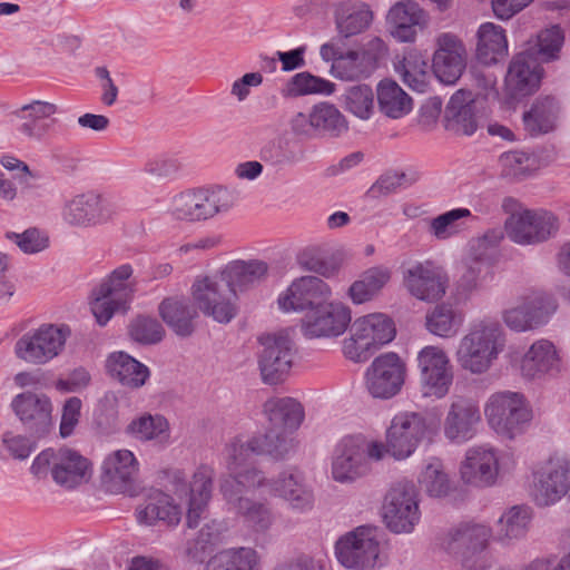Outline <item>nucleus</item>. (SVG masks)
I'll return each instance as SVG.
<instances>
[{
    "label": "nucleus",
    "mask_w": 570,
    "mask_h": 570,
    "mask_svg": "<svg viewBox=\"0 0 570 570\" xmlns=\"http://www.w3.org/2000/svg\"><path fill=\"white\" fill-rule=\"evenodd\" d=\"M505 347V335L497 321L482 320L472 324L456 350L459 365L472 373L488 372Z\"/></svg>",
    "instance_id": "f257e3e1"
},
{
    "label": "nucleus",
    "mask_w": 570,
    "mask_h": 570,
    "mask_svg": "<svg viewBox=\"0 0 570 570\" xmlns=\"http://www.w3.org/2000/svg\"><path fill=\"white\" fill-rule=\"evenodd\" d=\"M237 202V195L223 186L212 189L187 190L177 195L171 205L176 219L200 222L227 213Z\"/></svg>",
    "instance_id": "f03ea898"
},
{
    "label": "nucleus",
    "mask_w": 570,
    "mask_h": 570,
    "mask_svg": "<svg viewBox=\"0 0 570 570\" xmlns=\"http://www.w3.org/2000/svg\"><path fill=\"white\" fill-rule=\"evenodd\" d=\"M132 273L130 264L120 265L92 291L90 307L100 326H105L116 312L127 311L136 287L129 281Z\"/></svg>",
    "instance_id": "7ed1b4c3"
},
{
    "label": "nucleus",
    "mask_w": 570,
    "mask_h": 570,
    "mask_svg": "<svg viewBox=\"0 0 570 570\" xmlns=\"http://www.w3.org/2000/svg\"><path fill=\"white\" fill-rule=\"evenodd\" d=\"M382 518L386 528L396 534L411 533L421 519L419 492L406 479L390 487L382 504Z\"/></svg>",
    "instance_id": "20e7f679"
},
{
    "label": "nucleus",
    "mask_w": 570,
    "mask_h": 570,
    "mask_svg": "<svg viewBox=\"0 0 570 570\" xmlns=\"http://www.w3.org/2000/svg\"><path fill=\"white\" fill-rule=\"evenodd\" d=\"M484 413L490 426L508 439L522 434L532 419V412L523 395L510 391L492 394Z\"/></svg>",
    "instance_id": "39448f33"
},
{
    "label": "nucleus",
    "mask_w": 570,
    "mask_h": 570,
    "mask_svg": "<svg viewBox=\"0 0 570 570\" xmlns=\"http://www.w3.org/2000/svg\"><path fill=\"white\" fill-rule=\"evenodd\" d=\"M70 333L67 325L43 324L18 338L14 354L28 364L45 365L61 354Z\"/></svg>",
    "instance_id": "423d86ee"
},
{
    "label": "nucleus",
    "mask_w": 570,
    "mask_h": 570,
    "mask_svg": "<svg viewBox=\"0 0 570 570\" xmlns=\"http://www.w3.org/2000/svg\"><path fill=\"white\" fill-rule=\"evenodd\" d=\"M335 554L346 569L374 570L380 556L377 528L360 525L341 535L335 543Z\"/></svg>",
    "instance_id": "0eeeda50"
},
{
    "label": "nucleus",
    "mask_w": 570,
    "mask_h": 570,
    "mask_svg": "<svg viewBox=\"0 0 570 570\" xmlns=\"http://www.w3.org/2000/svg\"><path fill=\"white\" fill-rule=\"evenodd\" d=\"M258 342L257 364L262 381L268 385L283 383L294 363L295 343L284 333L263 335Z\"/></svg>",
    "instance_id": "6e6552de"
},
{
    "label": "nucleus",
    "mask_w": 570,
    "mask_h": 570,
    "mask_svg": "<svg viewBox=\"0 0 570 570\" xmlns=\"http://www.w3.org/2000/svg\"><path fill=\"white\" fill-rule=\"evenodd\" d=\"M434 431L432 420L424 413L402 412L396 414L387 429V450L396 460L414 453L417 445Z\"/></svg>",
    "instance_id": "1a4fd4ad"
},
{
    "label": "nucleus",
    "mask_w": 570,
    "mask_h": 570,
    "mask_svg": "<svg viewBox=\"0 0 570 570\" xmlns=\"http://www.w3.org/2000/svg\"><path fill=\"white\" fill-rule=\"evenodd\" d=\"M560 228L558 217L546 209H524L504 223L508 238L519 245H538L554 237Z\"/></svg>",
    "instance_id": "9d476101"
},
{
    "label": "nucleus",
    "mask_w": 570,
    "mask_h": 570,
    "mask_svg": "<svg viewBox=\"0 0 570 570\" xmlns=\"http://www.w3.org/2000/svg\"><path fill=\"white\" fill-rule=\"evenodd\" d=\"M273 433H265L262 436H253L247 441L235 438L225 448V462L228 472L249 466L256 455L267 454L274 459H284L294 451V443L291 440H274Z\"/></svg>",
    "instance_id": "9b49d317"
},
{
    "label": "nucleus",
    "mask_w": 570,
    "mask_h": 570,
    "mask_svg": "<svg viewBox=\"0 0 570 570\" xmlns=\"http://www.w3.org/2000/svg\"><path fill=\"white\" fill-rule=\"evenodd\" d=\"M420 383L424 396L444 397L453 382V371L445 351L428 345L417 353Z\"/></svg>",
    "instance_id": "f8f14e48"
},
{
    "label": "nucleus",
    "mask_w": 570,
    "mask_h": 570,
    "mask_svg": "<svg viewBox=\"0 0 570 570\" xmlns=\"http://www.w3.org/2000/svg\"><path fill=\"white\" fill-rule=\"evenodd\" d=\"M193 297L199 309L219 323H229L236 316L233 291L222 275L197 279L193 285Z\"/></svg>",
    "instance_id": "ddd939ff"
},
{
    "label": "nucleus",
    "mask_w": 570,
    "mask_h": 570,
    "mask_svg": "<svg viewBox=\"0 0 570 570\" xmlns=\"http://www.w3.org/2000/svg\"><path fill=\"white\" fill-rule=\"evenodd\" d=\"M403 285L416 299L434 303L445 295L449 276L433 261L415 262L403 271Z\"/></svg>",
    "instance_id": "4468645a"
},
{
    "label": "nucleus",
    "mask_w": 570,
    "mask_h": 570,
    "mask_svg": "<svg viewBox=\"0 0 570 570\" xmlns=\"http://www.w3.org/2000/svg\"><path fill=\"white\" fill-rule=\"evenodd\" d=\"M116 215L115 206L99 194H78L65 202L62 220L72 227H94L108 223Z\"/></svg>",
    "instance_id": "2eb2a0df"
},
{
    "label": "nucleus",
    "mask_w": 570,
    "mask_h": 570,
    "mask_svg": "<svg viewBox=\"0 0 570 570\" xmlns=\"http://www.w3.org/2000/svg\"><path fill=\"white\" fill-rule=\"evenodd\" d=\"M10 407L30 436L39 439L50 432L53 405L46 394L30 391L19 393L12 399Z\"/></svg>",
    "instance_id": "dca6fc26"
},
{
    "label": "nucleus",
    "mask_w": 570,
    "mask_h": 570,
    "mask_svg": "<svg viewBox=\"0 0 570 570\" xmlns=\"http://www.w3.org/2000/svg\"><path fill=\"white\" fill-rule=\"evenodd\" d=\"M352 320L351 309L340 303H321L307 311L302 320V333L308 338L337 337L342 335Z\"/></svg>",
    "instance_id": "f3484780"
},
{
    "label": "nucleus",
    "mask_w": 570,
    "mask_h": 570,
    "mask_svg": "<svg viewBox=\"0 0 570 570\" xmlns=\"http://www.w3.org/2000/svg\"><path fill=\"white\" fill-rule=\"evenodd\" d=\"M405 364L395 353L377 356L366 370V387L376 399H391L402 389L405 381Z\"/></svg>",
    "instance_id": "a211bd4d"
},
{
    "label": "nucleus",
    "mask_w": 570,
    "mask_h": 570,
    "mask_svg": "<svg viewBox=\"0 0 570 570\" xmlns=\"http://www.w3.org/2000/svg\"><path fill=\"white\" fill-rule=\"evenodd\" d=\"M557 304L547 293L532 292L503 314L505 325L515 332H525L546 324L556 312Z\"/></svg>",
    "instance_id": "6ab92c4d"
},
{
    "label": "nucleus",
    "mask_w": 570,
    "mask_h": 570,
    "mask_svg": "<svg viewBox=\"0 0 570 570\" xmlns=\"http://www.w3.org/2000/svg\"><path fill=\"white\" fill-rule=\"evenodd\" d=\"M387 48L383 40L373 38L362 51L351 50L340 55L332 63V75L342 80L367 78L377 67V62L386 55Z\"/></svg>",
    "instance_id": "aec40b11"
},
{
    "label": "nucleus",
    "mask_w": 570,
    "mask_h": 570,
    "mask_svg": "<svg viewBox=\"0 0 570 570\" xmlns=\"http://www.w3.org/2000/svg\"><path fill=\"white\" fill-rule=\"evenodd\" d=\"M432 59L435 77L445 85H454L466 67V50L463 42L452 33H442L436 39Z\"/></svg>",
    "instance_id": "412c9836"
},
{
    "label": "nucleus",
    "mask_w": 570,
    "mask_h": 570,
    "mask_svg": "<svg viewBox=\"0 0 570 570\" xmlns=\"http://www.w3.org/2000/svg\"><path fill=\"white\" fill-rule=\"evenodd\" d=\"M363 436H346L341 440L332 462V476L340 483L353 482L371 470L364 455Z\"/></svg>",
    "instance_id": "4be33fe9"
},
{
    "label": "nucleus",
    "mask_w": 570,
    "mask_h": 570,
    "mask_svg": "<svg viewBox=\"0 0 570 570\" xmlns=\"http://www.w3.org/2000/svg\"><path fill=\"white\" fill-rule=\"evenodd\" d=\"M481 413L478 404L466 397L452 401L443 423L444 436L452 443L462 444L474 438Z\"/></svg>",
    "instance_id": "5701e85b"
},
{
    "label": "nucleus",
    "mask_w": 570,
    "mask_h": 570,
    "mask_svg": "<svg viewBox=\"0 0 570 570\" xmlns=\"http://www.w3.org/2000/svg\"><path fill=\"white\" fill-rule=\"evenodd\" d=\"M269 493L283 499L288 508L296 513H307L314 508V492L297 469L283 471L272 480Z\"/></svg>",
    "instance_id": "b1692460"
},
{
    "label": "nucleus",
    "mask_w": 570,
    "mask_h": 570,
    "mask_svg": "<svg viewBox=\"0 0 570 570\" xmlns=\"http://www.w3.org/2000/svg\"><path fill=\"white\" fill-rule=\"evenodd\" d=\"M264 413L266 414L269 426L266 433L275 434V441L291 440L296 448L295 440L289 435L298 429L304 419V409L299 402L293 397H272L264 403Z\"/></svg>",
    "instance_id": "393cba45"
},
{
    "label": "nucleus",
    "mask_w": 570,
    "mask_h": 570,
    "mask_svg": "<svg viewBox=\"0 0 570 570\" xmlns=\"http://www.w3.org/2000/svg\"><path fill=\"white\" fill-rule=\"evenodd\" d=\"M57 112V105L43 100H32L14 109L11 116L20 121L17 130L23 137L41 141L52 129L56 120L51 117Z\"/></svg>",
    "instance_id": "a878e982"
},
{
    "label": "nucleus",
    "mask_w": 570,
    "mask_h": 570,
    "mask_svg": "<svg viewBox=\"0 0 570 570\" xmlns=\"http://www.w3.org/2000/svg\"><path fill=\"white\" fill-rule=\"evenodd\" d=\"M331 294L330 286L316 276H303L295 279L278 297L279 308L284 312L312 309Z\"/></svg>",
    "instance_id": "bb28decb"
},
{
    "label": "nucleus",
    "mask_w": 570,
    "mask_h": 570,
    "mask_svg": "<svg viewBox=\"0 0 570 570\" xmlns=\"http://www.w3.org/2000/svg\"><path fill=\"white\" fill-rule=\"evenodd\" d=\"M464 483L473 487H490L499 474V458L493 448L481 445L466 451L460 468Z\"/></svg>",
    "instance_id": "cd10ccee"
},
{
    "label": "nucleus",
    "mask_w": 570,
    "mask_h": 570,
    "mask_svg": "<svg viewBox=\"0 0 570 570\" xmlns=\"http://www.w3.org/2000/svg\"><path fill=\"white\" fill-rule=\"evenodd\" d=\"M213 471L207 466H200L193 475V480L187 485L185 482L177 483L176 494L181 498L187 497V527L194 529L205 512L212 497Z\"/></svg>",
    "instance_id": "c85d7f7f"
},
{
    "label": "nucleus",
    "mask_w": 570,
    "mask_h": 570,
    "mask_svg": "<svg viewBox=\"0 0 570 570\" xmlns=\"http://www.w3.org/2000/svg\"><path fill=\"white\" fill-rule=\"evenodd\" d=\"M101 481L108 491L124 493L132 488L138 463L129 450H117L102 462Z\"/></svg>",
    "instance_id": "c756f323"
},
{
    "label": "nucleus",
    "mask_w": 570,
    "mask_h": 570,
    "mask_svg": "<svg viewBox=\"0 0 570 570\" xmlns=\"http://www.w3.org/2000/svg\"><path fill=\"white\" fill-rule=\"evenodd\" d=\"M386 20L393 38L400 42H412L425 24L426 13L419 3L406 0L395 3L389 10Z\"/></svg>",
    "instance_id": "7c9ffc66"
},
{
    "label": "nucleus",
    "mask_w": 570,
    "mask_h": 570,
    "mask_svg": "<svg viewBox=\"0 0 570 570\" xmlns=\"http://www.w3.org/2000/svg\"><path fill=\"white\" fill-rule=\"evenodd\" d=\"M493 279L492 259L485 253H471L461 265L455 291L460 297H469Z\"/></svg>",
    "instance_id": "2f4dec72"
},
{
    "label": "nucleus",
    "mask_w": 570,
    "mask_h": 570,
    "mask_svg": "<svg viewBox=\"0 0 570 570\" xmlns=\"http://www.w3.org/2000/svg\"><path fill=\"white\" fill-rule=\"evenodd\" d=\"M541 69L537 60L527 52L517 55L510 62L505 86L514 98L531 95L538 89Z\"/></svg>",
    "instance_id": "473e14b6"
},
{
    "label": "nucleus",
    "mask_w": 570,
    "mask_h": 570,
    "mask_svg": "<svg viewBox=\"0 0 570 570\" xmlns=\"http://www.w3.org/2000/svg\"><path fill=\"white\" fill-rule=\"evenodd\" d=\"M181 514V509L174 503L173 498L159 490L151 491L136 510L138 523L145 525H155L158 522L177 525Z\"/></svg>",
    "instance_id": "72a5a7b5"
},
{
    "label": "nucleus",
    "mask_w": 570,
    "mask_h": 570,
    "mask_svg": "<svg viewBox=\"0 0 570 570\" xmlns=\"http://www.w3.org/2000/svg\"><path fill=\"white\" fill-rule=\"evenodd\" d=\"M90 476V463L85 456L68 448L58 449V456L52 471V479L57 484L66 489H75L88 482Z\"/></svg>",
    "instance_id": "f704fd0d"
},
{
    "label": "nucleus",
    "mask_w": 570,
    "mask_h": 570,
    "mask_svg": "<svg viewBox=\"0 0 570 570\" xmlns=\"http://www.w3.org/2000/svg\"><path fill=\"white\" fill-rule=\"evenodd\" d=\"M333 19L340 37L350 38L364 32L373 21V12L364 2L341 1L334 6Z\"/></svg>",
    "instance_id": "c9c22d12"
},
{
    "label": "nucleus",
    "mask_w": 570,
    "mask_h": 570,
    "mask_svg": "<svg viewBox=\"0 0 570 570\" xmlns=\"http://www.w3.org/2000/svg\"><path fill=\"white\" fill-rule=\"evenodd\" d=\"M561 364L554 345L548 340L534 342L521 360V373L527 379L560 372Z\"/></svg>",
    "instance_id": "e433bc0d"
},
{
    "label": "nucleus",
    "mask_w": 570,
    "mask_h": 570,
    "mask_svg": "<svg viewBox=\"0 0 570 570\" xmlns=\"http://www.w3.org/2000/svg\"><path fill=\"white\" fill-rule=\"evenodd\" d=\"M108 374L121 385L139 389L150 376L149 368L125 352L111 353L106 361Z\"/></svg>",
    "instance_id": "4c0bfd02"
},
{
    "label": "nucleus",
    "mask_w": 570,
    "mask_h": 570,
    "mask_svg": "<svg viewBox=\"0 0 570 570\" xmlns=\"http://www.w3.org/2000/svg\"><path fill=\"white\" fill-rule=\"evenodd\" d=\"M560 105L552 96L538 97L523 114L524 129L530 136L546 135L557 128Z\"/></svg>",
    "instance_id": "58836bf2"
},
{
    "label": "nucleus",
    "mask_w": 570,
    "mask_h": 570,
    "mask_svg": "<svg viewBox=\"0 0 570 570\" xmlns=\"http://www.w3.org/2000/svg\"><path fill=\"white\" fill-rule=\"evenodd\" d=\"M159 315L167 326L178 336L188 337L195 331L196 308L184 297H167L158 307Z\"/></svg>",
    "instance_id": "ea45409f"
},
{
    "label": "nucleus",
    "mask_w": 570,
    "mask_h": 570,
    "mask_svg": "<svg viewBox=\"0 0 570 570\" xmlns=\"http://www.w3.org/2000/svg\"><path fill=\"white\" fill-rule=\"evenodd\" d=\"M490 538V529L482 524H461L448 532L442 546L450 553L458 554L464 550L476 552L483 550Z\"/></svg>",
    "instance_id": "a19ab883"
},
{
    "label": "nucleus",
    "mask_w": 570,
    "mask_h": 570,
    "mask_svg": "<svg viewBox=\"0 0 570 570\" xmlns=\"http://www.w3.org/2000/svg\"><path fill=\"white\" fill-rule=\"evenodd\" d=\"M235 513L242 519L243 524L257 533H264L271 529L275 517L271 504L250 498L227 501Z\"/></svg>",
    "instance_id": "79ce46f5"
},
{
    "label": "nucleus",
    "mask_w": 570,
    "mask_h": 570,
    "mask_svg": "<svg viewBox=\"0 0 570 570\" xmlns=\"http://www.w3.org/2000/svg\"><path fill=\"white\" fill-rule=\"evenodd\" d=\"M272 480H267L264 473L254 464L230 471L229 475L220 483V492L226 501L244 499L243 493L262 487L269 489Z\"/></svg>",
    "instance_id": "37998d69"
},
{
    "label": "nucleus",
    "mask_w": 570,
    "mask_h": 570,
    "mask_svg": "<svg viewBox=\"0 0 570 570\" xmlns=\"http://www.w3.org/2000/svg\"><path fill=\"white\" fill-rule=\"evenodd\" d=\"M508 55L504 29L485 22L478 30L476 58L483 65H492Z\"/></svg>",
    "instance_id": "c03bdc74"
},
{
    "label": "nucleus",
    "mask_w": 570,
    "mask_h": 570,
    "mask_svg": "<svg viewBox=\"0 0 570 570\" xmlns=\"http://www.w3.org/2000/svg\"><path fill=\"white\" fill-rule=\"evenodd\" d=\"M379 110L391 119H400L413 108L411 97L392 79H383L376 88Z\"/></svg>",
    "instance_id": "a18cd8bd"
},
{
    "label": "nucleus",
    "mask_w": 570,
    "mask_h": 570,
    "mask_svg": "<svg viewBox=\"0 0 570 570\" xmlns=\"http://www.w3.org/2000/svg\"><path fill=\"white\" fill-rule=\"evenodd\" d=\"M204 570H261V558L249 547L228 548L210 557Z\"/></svg>",
    "instance_id": "49530a36"
},
{
    "label": "nucleus",
    "mask_w": 570,
    "mask_h": 570,
    "mask_svg": "<svg viewBox=\"0 0 570 570\" xmlns=\"http://www.w3.org/2000/svg\"><path fill=\"white\" fill-rule=\"evenodd\" d=\"M267 264L262 261H236L229 264L222 275L229 285L234 296L259 283L267 273Z\"/></svg>",
    "instance_id": "de8ad7c7"
},
{
    "label": "nucleus",
    "mask_w": 570,
    "mask_h": 570,
    "mask_svg": "<svg viewBox=\"0 0 570 570\" xmlns=\"http://www.w3.org/2000/svg\"><path fill=\"white\" fill-rule=\"evenodd\" d=\"M352 331H356V334L365 336L375 350L390 343L396 334L393 321L382 313L357 318L352 324Z\"/></svg>",
    "instance_id": "09e8293b"
},
{
    "label": "nucleus",
    "mask_w": 570,
    "mask_h": 570,
    "mask_svg": "<svg viewBox=\"0 0 570 570\" xmlns=\"http://www.w3.org/2000/svg\"><path fill=\"white\" fill-rule=\"evenodd\" d=\"M391 279V271L385 266H374L363 272L348 288L354 304H363L374 298Z\"/></svg>",
    "instance_id": "8fccbe9b"
},
{
    "label": "nucleus",
    "mask_w": 570,
    "mask_h": 570,
    "mask_svg": "<svg viewBox=\"0 0 570 570\" xmlns=\"http://www.w3.org/2000/svg\"><path fill=\"white\" fill-rule=\"evenodd\" d=\"M471 92L459 90L450 99L446 114L452 127L466 136H471L478 128Z\"/></svg>",
    "instance_id": "3c124183"
},
{
    "label": "nucleus",
    "mask_w": 570,
    "mask_h": 570,
    "mask_svg": "<svg viewBox=\"0 0 570 570\" xmlns=\"http://www.w3.org/2000/svg\"><path fill=\"white\" fill-rule=\"evenodd\" d=\"M311 120L315 128V136L336 138L348 130L345 116L333 104L320 102L314 105Z\"/></svg>",
    "instance_id": "603ef678"
},
{
    "label": "nucleus",
    "mask_w": 570,
    "mask_h": 570,
    "mask_svg": "<svg viewBox=\"0 0 570 570\" xmlns=\"http://www.w3.org/2000/svg\"><path fill=\"white\" fill-rule=\"evenodd\" d=\"M531 522V509L524 505L510 508L499 519L498 537L501 541L518 540L523 538Z\"/></svg>",
    "instance_id": "864d4df0"
},
{
    "label": "nucleus",
    "mask_w": 570,
    "mask_h": 570,
    "mask_svg": "<svg viewBox=\"0 0 570 570\" xmlns=\"http://www.w3.org/2000/svg\"><path fill=\"white\" fill-rule=\"evenodd\" d=\"M127 433L140 441L167 440L169 424L163 415L146 413L129 423Z\"/></svg>",
    "instance_id": "5fc2aeb1"
},
{
    "label": "nucleus",
    "mask_w": 570,
    "mask_h": 570,
    "mask_svg": "<svg viewBox=\"0 0 570 570\" xmlns=\"http://www.w3.org/2000/svg\"><path fill=\"white\" fill-rule=\"evenodd\" d=\"M421 488L432 498H443L449 494L451 483L441 460L432 458L419 476Z\"/></svg>",
    "instance_id": "6e6d98bb"
},
{
    "label": "nucleus",
    "mask_w": 570,
    "mask_h": 570,
    "mask_svg": "<svg viewBox=\"0 0 570 570\" xmlns=\"http://www.w3.org/2000/svg\"><path fill=\"white\" fill-rule=\"evenodd\" d=\"M425 324L430 333L441 337H450L458 332L462 318L450 305L441 304L436 305L426 315Z\"/></svg>",
    "instance_id": "4d7b16f0"
},
{
    "label": "nucleus",
    "mask_w": 570,
    "mask_h": 570,
    "mask_svg": "<svg viewBox=\"0 0 570 570\" xmlns=\"http://www.w3.org/2000/svg\"><path fill=\"white\" fill-rule=\"evenodd\" d=\"M468 217H472V213L468 208L451 209L431 219L429 233L439 240L449 239L461 232V220Z\"/></svg>",
    "instance_id": "13d9d810"
},
{
    "label": "nucleus",
    "mask_w": 570,
    "mask_h": 570,
    "mask_svg": "<svg viewBox=\"0 0 570 570\" xmlns=\"http://www.w3.org/2000/svg\"><path fill=\"white\" fill-rule=\"evenodd\" d=\"M298 262L304 269L327 278L334 276L341 267L335 256L326 254L316 246L305 248L299 254Z\"/></svg>",
    "instance_id": "bf43d9fd"
},
{
    "label": "nucleus",
    "mask_w": 570,
    "mask_h": 570,
    "mask_svg": "<svg viewBox=\"0 0 570 570\" xmlns=\"http://www.w3.org/2000/svg\"><path fill=\"white\" fill-rule=\"evenodd\" d=\"M334 89L333 82L303 71L291 78L285 90L288 96L297 97L312 94L331 95Z\"/></svg>",
    "instance_id": "052dcab7"
},
{
    "label": "nucleus",
    "mask_w": 570,
    "mask_h": 570,
    "mask_svg": "<svg viewBox=\"0 0 570 570\" xmlns=\"http://www.w3.org/2000/svg\"><path fill=\"white\" fill-rule=\"evenodd\" d=\"M345 106L360 119L367 120L374 111V94L370 86L357 85L345 92Z\"/></svg>",
    "instance_id": "680f3d73"
},
{
    "label": "nucleus",
    "mask_w": 570,
    "mask_h": 570,
    "mask_svg": "<svg viewBox=\"0 0 570 570\" xmlns=\"http://www.w3.org/2000/svg\"><path fill=\"white\" fill-rule=\"evenodd\" d=\"M128 333L135 342L150 345L160 342L165 331L156 318L139 315L130 322Z\"/></svg>",
    "instance_id": "e2e57ef3"
},
{
    "label": "nucleus",
    "mask_w": 570,
    "mask_h": 570,
    "mask_svg": "<svg viewBox=\"0 0 570 570\" xmlns=\"http://www.w3.org/2000/svg\"><path fill=\"white\" fill-rule=\"evenodd\" d=\"M220 533V524L213 520L205 523L199 530L197 537L188 540L186 553L195 561H202L207 549L214 544Z\"/></svg>",
    "instance_id": "0e129e2a"
},
{
    "label": "nucleus",
    "mask_w": 570,
    "mask_h": 570,
    "mask_svg": "<svg viewBox=\"0 0 570 570\" xmlns=\"http://www.w3.org/2000/svg\"><path fill=\"white\" fill-rule=\"evenodd\" d=\"M502 176L520 179L532 170L534 159L523 151L504 153L499 158Z\"/></svg>",
    "instance_id": "69168bd1"
},
{
    "label": "nucleus",
    "mask_w": 570,
    "mask_h": 570,
    "mask_svg": "<svg viewBox=\"0 0 570 570\" xmlns=\"http://www.w3.org/2000/svg\"><path fill=\"white\" fill-rule=\"evenodd\" d=\"M21 434H14L13 432H6L0 441V458H3V450H6L14 460H26L36 450V442Z\"/></svg>",
    "instance_id": "338daca9"
},
{
    "label": "nucleus",
    "mask_w": 570,
    "mask_h": 570,
    "mask_svg": "<svg viewBox=\"0 0 570 570\" xmlns=\"http://www.w3.org/2000/svg\"><path fill=\"white\" fill-rule=\"evenodd\" d=\"M6 237L12 240L24 254L42 252L49 245L48 236L38 228H28L21 234L8 232Z\"/></svg>",
    "instance_id": "774afa93"
}]
</instances>
